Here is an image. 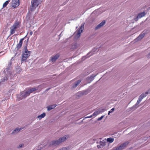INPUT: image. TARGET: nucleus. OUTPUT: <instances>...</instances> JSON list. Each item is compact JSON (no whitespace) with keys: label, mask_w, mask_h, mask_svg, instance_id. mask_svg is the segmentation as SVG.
Wrapping results in <instances>:
<instances>
[{"label":"nucleus","mask_w":150,"mask_h":150,"mask_svg":"<svg viewBox=\"0 0 150 150\" xmlns=\"http://www.w3.org/2000/svg\"><path fill=\"white\" fill-rule=\"evenodd\" d=\"M101 146H102L101 144H100V146H99V147H101Z\"/></svg>","instance_id":"40"},{"label":"nucleus","mask_w":150,"mask_h":150,"mask_svg":"<svg viewBox=\"0 0 150 150\" xmlns=\"http://www.w3.org/2000/svg\"><path fill=\"white\" fill-rule=\"evenodd\" d=\"M16 30V29H15L11 26L10 28V36H11L13 34L15 33Z\"/></svg>","instance_id":"20"},{"label":"nucleus","mask_w":150,"mask_h":150,"mask_svg":"<svg viewBox=\"0 0 150 150\" xmlns=\"http://www.w3.org/2000/svg\"><path fill=\"white\" fill-rule=\"evenodd\" d=\"M97 115H98L97 114L96 111L94 112L92 114L93 116L94 117L96 116Z\"/></svg>","instance_id":"33"},{"label":"nucleus","mask_w":150,"mask_h":150,"mask_svg":"<svg viewBox=\"0 0 150 150\" xmlns=\"http://www.w3.org/2000/svg\"><path fill=\"white\" fill-rule=\"evenodd\" d=\"M36 90L35 88H31V89L28 90V91L30 92V93H32L33 92L35 91Z\"/></svg>","instance_id":"28"},{"label":"nucleus","mask_w":150,"mask_h":150,"mask_svg":"<svg viewBox=\"0 0 150 150\" xmlns=\"http://www.w3.org/2000/svg\"><path fill=\"white\" fill-rule=\"evenodd\" d=\"M19 5V0H13L12 1V6L14 8H16Z\"/></svg>","instance_id":"8"},{"label":"nucleus","mask_w":150,"mask_h":150,"mask_svg":"<svg viewBox=\"0 0 150 150\" xmlns=\"http://www.w3.org/2000/svg\"><path fill=\"white\" fill-rule=\"evenodd\" d=\"M93 117L92 115H91L90 116H87V117H85V118H91V117Z\"/></svg>","instance_id":"35"},{"label":"nucleus","mask_w":150,"mask_h":150,"mask_svg":"<svg viewBox=\"0 0 150 150\" xmlns=\"http://www.w3.org/2000/svg\"><path fill=\"white\" fill-rule=\"evenodd\" d=\"M114 110H115L114 108H112L110 111H109L108 112V115H109L110 114V113H112V112L114 111Z\"/></svg>","instance_id":"31"},{"label":"nucleus","mask_w":150,"mask_h":150,"mask_svg":"<svg viewBox=\"0 0 150 150\" xmlns=\"http://www.w3.org/2000/svg\"><path fill=\"white\" fill-rule=\"evenodd\" d=\"M129 142L128 141H127L125 143H123L122 144L120 145V148L121 150L124 149L125 148L126 146L129 144Z\"/></svg>","instance_id":"12"},{"label":"nucleus","mask_w":150,"mask_h":150,"mask_svg":"<svg viewBox=\"0 0 150 150\" xmlns=\"http://www.w3.org/2000/svg\"><path fill=\"white\" fill-rule=\"evenodd\" d=\"M23 128H17L15 129L12 132V133L15 134L19 132L21 130L23 129Z\"/></svg>","instance_id":"15"},{"label":"nucleus","mask_w":150,"mask_h":150,"mask_svg":"<svg viewBox=\"0 0 150 150\" xmlns=\"http://www.w3.org/2000/svg\"><path fill=\"white\" fill-rule=\"evenodd\" d=\"M149 93L148 92H146L145 93H142L139 97V98L142 99L144 97H145Z\"/></svg>","instance_id":"21"},{"label":"nucleus","mask_w":150,"mask_h":150,"mask_svg":"<svg viewBox=\"0 0 150 150\" xmlns=\"http://www.w3.org/2000/svg\"><path fill=\"white\" fill-rule=\"evenodd\" d=\"M149 9H150V8H149Z\"/></svg>","instance_id":"41"},{"label":"nucleus","mask_w":150,"mask_h":150,"mask_svg":"<svg viewBox=\"0 0 150 150\" xmlns=\"http://www.w3.org/2000/svg\"><path fill=\"white\" fill-rule=\"evenodd\" d=\"M84 24H83L80 27L79 30L77 32V34L75 36V38H79L81 34L82 33L84 29Z\"/></svg>","instance_id":"4"},{"label":"nucleus","mask_w":150,"mask_h":150,"mask_svg":"<svg viewBox=\"0 0 150 150\" xmlns=\"http://www.w3.org/2000/svg\"><path fill=\"white\" fill-rule=\"evenodd\" d=\"M105 21H103L99 24L95 28V29L97 30L100 28L101 27L103 26L105 24Z\"/></svg>","instance_id":"10"},{"label":"nucleus","mask_w":150,"mask_h":150,"mask_svg":"<svg viewBox=\"0 0 150 150\" xmlns=\"http://www.w3.org/2000/svg\"><path fill=\"white\" fill-rule=\"evenodd\" d=\"M147 57L148 58H150V52L148 54Z\"/></svg>","instance_id":"38"},{"label":"nucleus","mask_w":150,"mask_h":150,"mask_svg":"<svg viewBox=\"0 0 150 150\" xmlns=\"http://www.w3.org/2000/svg\"><path fill=\"white\" fill-rule=\"evenodd\" d=\"M24 146V144H20L18 146V148H22Z\"/></svg>","instance_id":"32"},{"label":"nucleus","mask_w":150,"mask_h":150,"mask_svg":"<svg viewBox=\"0 0 150 150\" xmlns=\"http://www.w3.org/2000/svg\"><path fill=\"white\" fill-rule=\"evenodd\" d=\"M98 74L95 75H92L90 76H88L86 79V80L87 81V82L88 83H90L91 81H92L94 79V78Z\"/></svg>","instance_id":"7"},{"label":"nucleus","mask_w":150,"mask_h":150,"mask_svg":"<svg viewBox=\"0 0 150 150\" xmlns=\"http://www.w3.org/2000/svg\"><path fill=\"white\" fill-rule=\"evenodd\" d=\"M24 40V38L21 39L19 43L17 45V48L18 49H19L22 46L23 41Z\"/></svg>","instance_id":"14"},{"label":"nucleus","mask_w":150,"mask_h":150,"mask_svg":"<svg viewBox=\"0 0 150 150\" xmlns=\"http://www.w3.org/2000/svg\"><path fill=\"white\" fill-rule=\"evenodd\" d=\"M12 26L16 30L17 28L19 27V23L18 22H15Z\"/></svg>","instance_id":"16"},{"label":"nucleus","mask_w":150,"mask_h":150,"mask_svg":"<svg viewBox=\"0 0 150 150\" xmlns=\"http://www.w3.org/2000/svg\"><path fill=\"white\" fill-rule=\"evenodd\" d=\"M142 100V99L140 98L139 97L136 103V104L134 106H136L138 105V104H139Z\"/></svg>","instance_id":"27"},{"label":"nucleus","mask_w":150,"mask_h":150,"mask_svg":"<svg viewBox=\"0 0 150 150\" xmlns=\"http://www.w3.org/2000/svg\"><path fill=\"white\" fill-rule=\"evenodd\" d=\"M81 82V80H78L72 86V88H76Z\"/></svg>","instance_id":"19"},{"label":"nucleus","mask_w":150,"mask_h":150,"mask_svg":"<svg viewBox=\"0 0 150 150\" xmlns=\"http://www.w3.org/2000/svg\"><path fill=\"white\" fill-rule=\"evenodd\" d=\"M112 150H121L120 146H119L117 147H115L113 148Z\"/></svg>","instance_id":"30"},{"label":"nucleus","mask_w":150,"mask_h":150,"mask_svg":"<svg viewBox=\"0 0 150 150\" xmlns=\"http://www.w3.org/2000/svg\"><path fill=\"white\" fill-rule=\"evenodd\" d=\"M10 0L7 1L4 3L3 5V7H6L7 5L8 4L9 2H10Z\"/></svg>","instance_id":"29"},{"label":"nucleus","mask_w":150,"mask_h":150,"mask_svg":"<svg viewBox=\"0 0 150 150\" xmlns=\"http://www.w3.org/2000/svg\"><path fill=\"white\" fill-rule=\"evenodd\" d=\"M33 33V32H30V35H32Z\"/></svg>","instance_id":"39"},{"label":"nucleus","mask_w":150,"mask_h":150,"mask_svg":"<svg viewBox=\"0 0 150 150\" xmlns=\"http://www.w3.org/2000/svg\"><path fill=\"white\" fill-rule=\"evenodd\" d=\"M144 33H141L136 39L134 40L135 42H137L141 40L145 35Z\"/></svg>","instance_id":"9"},{"label":"nucleus","mask_w":150,"mask_h":150,"mask_svg":"<svg viewBox=\"0 0 150 150\" xmlns=\"http://www.w3.org/2000/svg\"><path fill=\"white\" fill-rule=\"evenodd\" d=\"M78 93L81 96L82 95H85L87 93V91H81V92H79Z\"/></svg>","instance_id":"26"},{"label":"nucleus","mask_w":150,"mask_h":150,"mask_svg":"<svg viewBox=\"0 0 150 150\" xmlns=\"http://www.w3.org/2000/svg\"><path fill=\"white\" fill-rule=\"evenodd\" d=\"M30 51H28L27 46L24 48V51L23 52L22 54V61H25L30 56Z\"/></svg>","instance_id":"1"},{"label":"nucleus","mask_w":150,"mask_h":150,"mask_svg":"<svg viewBox=\"0 0 150 150\" xmlns=\"http://www.w3.org/2000/svg\"><path fill=\"white\" fill-rule=\"evenodd\" d=\"M56 106V105L54 104L48 106L47 107L48 110H50L52 109H54Z\"/></svg>","instance_id":"22"},{"label":"nucleus","mask_w":150,"mask_h":150,"mask_svg":"<svg viewBox=\"0 0 150 150\" xmlns=\"http://www.w3.org/2000/svg\"><path fill=\"white\" fill-rule=\"evenodd\" d=\"M69 136L68 135H65L63 137H60L59 139L61 143L63 142L67 139L69 138Z\"/></svg>","instance_id":"11"},{"label":"nucleus","mask_w":150,"mask_h":150,"mask_svg":"<svg viewBox=\"0 0 150 150\" xmlns=\"http://www.w3.org/2000/svg\"><path fill=\"white\" fill-rule=\"evenodd\" d=\"M129 142L128 141H127L125 143H123L122 144L120 145V148L121 150L124 149L125 148L126 146L129 144Z\"/></svg>","instance_id":"13"},{"label":"nucleus","mask_w":150,"mask_h":150,"mask_svg":"<svg viewBox=\"0 0 150 150\" xmlns=\"http://www.w3.org/2000/svg\"><path fill=\"white\" fill-rule=\"evenodd\" d=\"M92 54V52H90L88 55L86 56H84L82 58V60H84L86 58H88L89 57L91 54Z\"/></svg>","instance_id":"24"},{"label":"nucleus","mask_w":150,"mask_h":150,"mask_svg":"<svg viewBox=\"0 0 150 150\" xmlns=\"http://www.w3.org/2000/svg\"><path fill=\"white\" fill-rule=\"evenodd\" d=\"M61 143L59 139L54 140L51 141L50 143V146H56Z\"/></svg>","instance_id":"6"},{"label":"nucleus","mask_w":150,"mask_h":150,"mask_svg":"<svg viewBox=\"0 0 150 150\" xmlns=\"http://www.w3.org/2000/svg\"><path fill=\"white\" fill-rule=\"evenodd\" d=\"M96 112L98 115L101 112L99 110H98L97 111H96Z\"/></svg>","instance_id":"37"},{"label":"nucleus","mask_w":150,"mask_h":150,"mask_svg":"<svg viewBox=\"0 0 150 150\" xmlns=\"http://www.w3.org/2000/svg\"><path fill=\"white\" fill-rule=\"evenodd\" d=\"M46 116V114L45 113H43L41 115L38 116L37 117L38 118L39 120H41L42 118H44Z\"/></svg>","instance_id":"23"},{"label":"nucleus","mask_w":150,"mask_h":150,"mask_svg":"<svg viewBox=\"0 0 150 150\" xmlns=\"http://www.w3.org/2000/svg\"><path fill=\"white\" fill-rule=\"evenodd\" d=\"M30 95V92L28 91H24L21 93V97L20 98V100L22 99L23 98H25Z\"/></svg>","instance_id":"5"},{"label":"nucleus","mask_w":150,"mask_h":150,"mask_svg":"<svg viewBox=\"0 0 150 150\" xmlns=\"http://www.w3.org/2000/svg\"><path fill=\"white\" fill-rule=\"evenodd\" d=\"M114 140V139L111 137L107 139V141L110 143H112Z\"/></svg>","instance_id":"25"},{"label":"nucleus","mask_w":150,"mask_h":150,"mask_svg":"<svg viewBox=\"0 0 150 150\" xmlns=\"http://www.w3.org/2000/svg\"><path fill=\"white\" fill-rule=\"evenodd\" d=\"M41 0H32L30 10L31 11H34L38 5L41 3Z\"/></svg>","instance_id":"2"},{"label":"nucleus","mask_w":150,"mask_h":150,"mask_svg":"<svg viewBox=\"0 0 150 150\" xmlns=\"http://www.w3.org/2000/svg\"><path fill=\"white\" fill-rule=\"evenodd\" d=\"M103 117H104L103 116H102L100 117H99L98 119V120L99 121V120H101V119H102L103 118Z\"/></svg>","instance_id":"34"},{"label":"nucleus","mask_w":150,"mask_h":150,"mask_svg":"<svg viewBox=\"0 0 150 150\" xmlns=\"http://www.w3.org/2000/svg\"><path fill=\"white\" fill-rule=\"evenodd\" d=\"M145 14L144 12H143L139 13L138 15L137 18V19L141 18L142 17L144 16H145Z\"/></svg>","instance_id":"17"},{"label":"nucleus","mask_w":150,"mask_h":150,"mask_svg":"<svg viewBox=\"0 0 150 150\" xmlns=\"http://www.w3.org/2000/svg\"><path fill=\"white\" fill-rule=\"evenodd\" d=\"M59 150H67V148H66L65 147H63V148H62L61 149H60Z\"/></svg>","instance_id":"36"},{"label":"nucleus","mask_w":150,"mask_h":150,"mask_svg":"<svg viewBox=\"0 0 150 150\" xmlns=\"http://www.w3.org/2000/svg\"><path fill=\"white\" fill-rule=\"evenodd\" d=\"M59 57V55L58 54H57L54 56L52 57L51 58V60L52 62H54L56 60L58 59Z\"/></svg>","instance_id":"18"},{"label":"nucleus","mask_w":150,"mask_h":150,"mask_svg":"<svg viewBox=\"0 0 150 150\" xmlns=\"http://www.w3.org/2000/svg\"><path fill=\"white\" fill-rule=\"evenodd\" d=\"M4 72H5L6 75L5 78L2 79H1V82H4L6 80H7L8 78V77L9 76L10 78L11 79V78L12 76H11V73L10 72V70L8 68H7L4 70Z\"/></svg>","instance_id":"3"}]
</instances>
